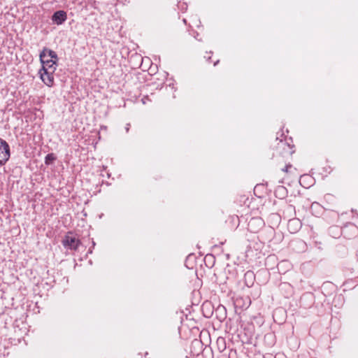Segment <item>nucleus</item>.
I'll return each instance as SVG.
<instances>
[{"mask_svg": "<svg viewBox=\"0 0 358 358\" xmlns=\"http://www.w3.org/2000/svg\"><path fill=\"white\" fill-rule=\"evenodd\" d=\"M42 68L39 71H55L57 67L58 59L56 52L51 50L44 48L39 55Z\"/></svg>", "mask_w": 358, "mask_h": 358, "instance_id": "f257e3e1", "label": "nucleus"}, {"mask_svg": "<svg viewBox=\"0 0 358 358\" xmlns=\"http://www.w3.org/2000/svg\"><path fill=\"white\" fill-rule=\"evenodd\" d=\"M10 147L8 143L0 138V165H3L9 159Z\"/></svg>", "mask_w": 358, "mask_h": 358, "instance_id": "f03ea898", "label": "nucleus"}, {"mask_svg": "<svg viewBox=\"0 0 358 358\" xmlns=\"http://www.w3.org/2000/svg\"><path fill=\"white\" fill-rule=\"evenodd\" d=\"M62 244L66 248L76 250L80 244V241L76 237L68 234L64 236Z\"/></svg>", "mask_w": 358, "mask_h": 358, "instance_id": "7ed1b4c3", "label": "nucleus"}, {"mask_svg": "<svg viewBox=\"0 0 358 358\" xmlns=\"http://www.w3.org/2000/svg\"><path fill=\"white\" fill-rule=\"evenodd\" d=\"M55 71H39L38 74L43 83L48 86L52 87L54 85V73Z\"/></svg>", "mask_w": 358, "mask_h": 358, "instance_id": "20e7f679", "label": "nucleus"}, {"mask_svg": "<svg viewBox=\"0 0 358 358\" xmlns=\"http://www.w3.org/2000/svg\"><path fill=\"white\" fill-rule=\"evenodd\" d=\"M66 18V13L64 10L56 11L52 17V21L58 25L64 22Z\"/></svg>", "mask_w": 358, "mask_h": 358, "instance_id": "39448f33", "label": "nucleus"}, {"mask_svg": "<svg viewBox=\"0 0 358 358\" xmlns=\"http://www.w3.org/2000/svg\"><path fill=\"white\" fill-rule=\"evenodd\" d=\"M263 226V220L258 217H252L248 222V227L251 231H256Z\"/></svg>", "mask_w": 358, "mask_h": 358, "instance_id": "423d86ee", "label": "nucleus"}, {"mask_svg": "<svg viewBox=\"0 0 358 358\" xmlns=\"http://www.w3.org/2000/svg\"><path fill=\"white\" fill-rule=\"evenodd\" d=\"M292 227H294V229H293V231H292V233H294L295 231H296L298 230V229H299L301 227L300 221L297 219H293V220H289L288 228L289 229H291Z\"/></svg>", "mask_w": 358, "mask_h": 358, "instance_id": "0eeeda50", "label": "nucleus"}, {"mask_svg": "<svg viewBox=\"0 0 358 358\" xmlns=\"http://www.w3.org/2000/svg\"><path fill=\"white\" fill-rule=\"evenodd\" d=\"M217 344L220 352H223L226 349V343L223 338H218L217 340Z\"/></svg>", "mask_w": 358, "mask_h": 358, "instance_id": "6e6552de", "label": "nucleus"}, {"mask_svg": "<svg viewBox=\"0 0 358 358\" xmlns=\"http://www.w3.org/2000/svg\"><path fill=\"white\" fill-rule=\"evenodd\" d=\"M56 159V157L53 153L48 154L45 157V163L47 165L50 164L52 162Z\"/></svg>", "mask_w": 358, "mask_h": 358, "instance_id": "1a4fd4ad", "label": "nucleus"}, {"mask_svg": "<svg viewBox=\"0 0 358 358\" xmlns=\"http://www.w3.org/2000/svg\"><path fill=\"white\" fill-rule=\"evenodd\" d=\"M245 279L250 278V279L252 280L254 278L253 273L250 272V271L246 272L245 274Z\"/></svg>", "mask_w": 358, "mask_h": 358, "instance_id": "9d476101", "label": "nucleus"}, {"mask_svg": "<svg viewBox=\"0 0 358 358\" xmlns=\"http://www.w3.org/2000/svg\"><path fill=\"white\" fill-rule=\"evenodd\" d=\"M292 168V165L289 164V165H287L285 168H283L282 169V171H285V172H288L289 171V169H291Z\"/></svg>", "mask_w": 358, "mask_h": 358, "instance_id": "9b49d317", "label": "nucleus"}, {"mask_svg": "<svg viewBox=\"0 0 358 358\" xmlns=\"http://www.w3.org/2000/svg\"><path fill=\"white\" fill-rule=\"evenodd\" d=\"M129 127H130V124H127L126 127H125V129H126V131L128 132L129 130Z\"/></svg>", "mask_w": 358, "mask_h": 358, "instance_id": "f8f14e48", "label": "nucleus"}, {"mask_svg": "<svg viewBox=\"0 0 358 358\" xmlns=\"http://www.w3.org/2000/svg\"><path fill=\"white\" fill-rule=\"evenodd\" d=\"M46 60H50V57H46Z\"/></svg>", "mask_w": 358, "mask_h": 358, "instance_id": "ddd939ff", "label": "nucleus"}, {"mask_svg": "<svg viewBox=\"0 0 358 358\" xmlns=\"http://www.w3.org/2000/svg\"><path fill=\"white\" fill-rule=\"evenodd\" d=\"M222 309L224 310H225L224 306L222 307Z\"/></svg>", "mask_w": 358, "mask_h": 358, "instance_id": "4468645a", "label": "nucleus"}]
</instances>
